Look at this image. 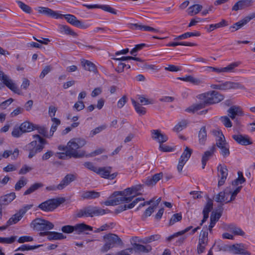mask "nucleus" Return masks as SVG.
<instances>
[{"label":"nucleus","instance_id":"10","mask_svg":"<svg viewBox=\"0 0 255 255\" xmlns=\"http://www.w3.org/2000/svg\"><path fill=\"white\" fill-rule=\"evenodd\" d=\"M111 170L112 167L110 166L99 167L96 173L100 175L102 178L113 180L116 177L117 173L111 174Z\"/></svg>","mask_w":255,"mask_h":255},{"label":"nucleus","instance_id":"34","mask_svg":"<svg viewBox=\"0 0 255 255\" xmlns=\"http://www.w3.org/2000/svg\"><path fill=\"white\" fill-rule=\"evenodd\" d=\"M134 250L136 252L148 253L151 250V247L149 245L143 246L140 244L135 243L133 245Z\"/></svg>","mask_w":255,"mask_h":255},{"label":"nucleus","instance_id":"19","mask_svg":"<svg viewBox=\"0 0 255 255\" xmlns=\"http://www.w3.org/2000/svg\"><path fill=\"white\" fill-rule=\"evenodd\" d=\"M229 250L236 254L249 255V253L246 250L245 245L243 244H237L229 246Z\"/></svg>","mask_w":255,"mask_h":255},{"label":"nucleus","instance_id":"50","mask_svg":"<svg viewBox=\"0 0 255 255\" xmlns=\"http://www.w3.org/2000/svg\"><path fill=\"white\" fill-rule=\"evenodd\" d=\"M227 25V22L224 20L222 19V21L218 23L215 24H211L209 25V27L208 29V31H212L216 28L222 27Z\"/></svg>","mask_w":255,"mask_h":255},{"label":"nucleus","instance_id":"13","mask_svg":"<svg viewBox=\"0 0 255 255\" xmlns=\"http://www.w3.org/2000/svg\"><path fill=\"white\" fill-rule=\"evenodd\" d=\"M232 89H246L245 86L240 83L227 81L221 84V90H227Z\"/></svg>","mask_w":255,"mask_h":255},{"label":"nucleus","instance_id":"46","mask_svg":"<svg viewBox=\"0 0 255 255\" xmlns=\"http://www.w3.org/2000/svg\"><path fill=\"white\" fill-rule=\"evenodd\" d=\"M160 239V236L159 235H151L149 237H146L144 239L138 241V242L143 244H147L151 243L153 241H157Z\"/></svg>","mask_w":255,"mask_h":255},{"label":"nucleus","instance_id":"1","mask_svg":"<svg viewBox=\"0 0 255 255\" xmlns=\"http://www.w3.org/2000/svg\"><path fill=\"white\" fill-rule=\"evenodd\" d=\"M200 99L203 102L199 104L191 105L185 110L188 113H194L204 108L207 105L218 103L224 99V96L219 92L212 91L201 94Z\"/></svg>","mask_w":255,"mask_h":255},{"label":"nucleus","instance_id":"62","mask_svg":"<svg viewBox=\"0 0 255 255\" xmlns=\"http://www.w3.org/2000/svg\"><path fill=\"white\" fill-rule=\"evenodd\" d=\"M107 128V126L106 125H102L101 126H99L96 128H95L94 129L91 131L90 135L91 136H93L95 135L100 133L101 131H103V130Z\"/></svg>","mask_w":255,"mask_h":255},{"label":"nucleus","instance_id":"60","mask_svg":"<svg viewBox=\"0 0 255 255\" xmlns=\"http://www.w3.org/2000/svg\"><path fill=\"white\" fill-rule=\"evenodd\" d=\"M220 120L226 128H231L232 127V123L228 116L221 117Z\"/></svg>","mask_w":255,"mask_h":255},{"label":"nucleus","instance_id":"64","mask_svg":"<svg viewBox=\"0 0 255 255\" xmlns=\"http://www.w3.org/2000/svg\"><path fill=\"white\" fill-rule=\"evenodd\" d=\"M156 205L154 206H150L145 211L143 215H142V218L143 219L146 218V217L150 216L152 213L154 212V209L156 207Z\"/></svg>","mask_w":255,"mask_h":255},{"label":"nucleus","instance_id":"35","mask_svg":"<svg viewBox=\"0 0 255 255\" xmlns=\"http://www.w3.org/2000/svg\"><path fill=\"white\" fill-rule=\"evenodd\" d=\"M81 63L85 70L93 72H95L96 71V66L92 62L86 60H83L82 61Z\"/></svg>","mask_w":255,"mask_h":255},{"label":"nucleus","instance_id":"49","mask_svg":"<svg viewBox=\"0 0 255 255\" xmlns=\"http://www.w3.org/2000/svg\"><path fill=\"white\" fill-rule=\"evenodd\" d=\"M192 228H193L192 226L188 227L187 228H185L184 230H182L181 231L178 232L177 233H176L173 234L172 235H171V236H169L167 238V241H170L173 238H174L175 237H177L179 236H181V235H183L185 233H186V232H188L189 231H190L191 229H192Z\"/></svg>","mask_w":255,"mask_h":255},{"label":"nucleus","instance_id":"53","mask_svg":"<svg viewBox=\"0 0 255 255\" xmlns=\"http://www.w3.org/2000/svg\"><path fill=\"white\" fill-rule=\"evenodd\" d=\"M42 245H38V246H29L27 245H23L18 248H17L15 251H29L31 250L36 249Z\"/></svg>","mask_w":255,"mask_h":255},{"label":"nucleus","instance_id":"27","mask_svg":"<svg viewBox=\"0 0 255 255\" xmlns=\"http://www.w3.org/2000/svg\"><path fill=\"white\" fill-rule=\"evenodd\" d=\"M38 12L45 14L47 16H51L54 18H58L59 17V14L56 12L53 11L50 8L44 7H38Z\"/></svg>","mask_w":255,"mask_h":255},{"label":"nucleus","instance_id":"23","mask_svg":"<svg viewBox=\"0 0 255 255\" xmlns=\"http://www.w3.org/2000/svg\"><path fill=\"white\" fill-rule=\"evenodd\" d=\"M179 79L183 81L189 82L195 85H200L204 83L203 80L196 78L191 75L185 76L183 77H180L179 78Z\"/></svg>","mask_w":255,"mask_h":255},{"label":"nucleus","instance_id":"25","mask_svg":"<svg viewBox=\"0 0 255 255\" xmlns=\"http://www.w3.org/2000/svg\"><path fill=\"white\" fill-rule=\"evenodd\" d=\"M16 198V195L14 192H11L7 194L0 197V203L3 205H6L9 204Z\"/></svg>","mask_w":255,"mask_h":255},{"label":"nucleus","instance_id":"30","mask_svg":"<svg viewBox=\"0 0 255 255\" xmlns=\"http://www.w3.org/2000/svg\"><path fill=\"white\" fill-rule=\"evenodd\" d=\"M34 126L35 125L29 122H25L22 123L19 127L21 130L24 133L32 131L34 129Z\"/></svg>","mask_w":255,"mask_h":255},{"label":"nucleus","instance_id":"16","mask_svg":"<svg viewBox=\"0 0 255 255\" xmlns=\"http://www.w3.org/2000/svg\"><path fill=\"white\" fill-rule=\"evenodd\" d=\"M232 138L237 142L243 145H248L252 143L250 138L247 135L234 134L232 135Z\"/></svg>","mask_w":255,"mask_h":255},{"label":"nucleus","instance_id":"26","mask_svg":"<svg viewBox=\"0 0 255 255\" xmlns=\"http://www.w3.org/2000/svg\"><path fill=\"white\" fill-rule=\"evenodd\" d=\"M207 130L205 126H202L200 129L198 137L199 144L205 145L207 140Z\"/></svg>","mask_w":255,"mask_h":255},{"label":"nucleus","instance_id":"59","mask_svg":"<svg viewBox=\"0 0 255 255\" xmlns=\"http://www.w3.org/2000/svg\"><path fill=\"white\" fill-rule=\"evenodd\" d=\"M225 192H220L218 194H217L215 198V200L219 203H222L223 202H225L227 198H226Z\"/></svg>","mask_w":255,"mask_h":255},{"label":"nucleus","instance_id":"56","mask_svg":"<svg viewBox=\"0 0 255 255\" xmlns=\"http://www.w3.org/2000/svg\"><path fill=\"white\" fill-rule=\"evenodd\" d=\"M223 205V204H222L219 207V210H221L220 212L212 213V214L210 216V219L214 220L216 222H217L219 220V219L220 218V217L222 216V210H223V207H222Z\"/></svg>","mask_w":255,"mask_h":255},{"label":"nucleus","instance_id":"18","mask_svg":"<svg viewBox=\"0 0 255 255\" xmlns=\"http://www.w3.org/2000/svg\"><path fill=\"white\" fill-rule=\"evenodd\" d=\"M76 178L77 175L76 174H68L66 175L61 181V182L58 184V188L62 189H64L71 182L75 180Z\"/></svg>","mask_w":255,"mask_h":255},{"label":"nucleus","instance_id":"45","mask_svg":"<svg viewBox=\"0 0 255 255\" xmlns=\"http://www.w3.org/2000/svg\"><path fill=\"white\" fill-rule=\"evenodd\" d=\"M60 31L61 32H64L66 34L72 36L76 35V33L73 31L68 26L66 25H60L59 26Z\"/></svg>","mask_w":255,"mask_h":255},{"label":"nucleus","instance_id":"12","mask_svg":"<svg viewBox=\"0 0 255 255\" xmlns=\"http://www.w3.org/2000/svg\"><path fill=\"white\" fill-rule=\"evenodd\" d=\"M214 145H216V147L217 146L219 148L220 153L223 157L226 158L229 156L230 154V145L225 139L216 142Z\"/></svg>","mask_w":255,"mask_h":255},{"label":"nucleus","instance_id":"20","mask_svg":"<svg viewBox=\"0 0 255 255\" xmlns=\"http://www.w3.org/2000/svg\"><path fill=\"white\" fill-rule=\"evenodd\" d=\"M218 170L219 172V176L220 177V179L218 181V186H221L224 184L227 179L228 169L226 166H222L221 165H219L218 166Z\"/></svg>","mask_w":255,"mask_h":255},{"label":"nucleus","instance_id":"55","mask_svg":"<svg viewBox=\"0 0 255 255\" xmlns=\"http://www.w3.org/2000/svg\"><path fill=\"white\" fill-rule=\"evenodd\" d=\"M181 219H182V215L181 213L175 214L171 218V219L169 221V225L172 226L174 224H175L176 222L180 221Z\"/></svg>","mask_w":255,"mask_h":255},{"label":"nucleus","instance_id":"5","mask_svg":"<svg viewBox=\"0 0 255 255\" xmlns=\"http://www.w3.org/2000/svg\"><path fill=\"white\" fill-rule=\"evenodd\" d=\"M109 212L108 209H103L97 206H88L77 210L75 215L77 218L93 217L103 215Z\"/></svg>","mask_w":255,"mask_h":255},{"label":"nucleus","instance_id":"38","mask_svg":"<svg viewBox=\"0 0 255 255\" xmlns=\"http://www.w3.org/2000/svg\"><path fill=\"white\" fill-rule=\"evenodd\" d=\"M23 215L18 211L16 213L13 215L7 221L8 225H12L17 223L23 217Z\"/></svg>","mask_w":255,"mask_h":255},{"label":"nucleus","instance_id":"51","mask_svg":"<svg viewBox=\"0 0 255 255\" xmlns=\"http://www.w3.org/2000/svg\"><path fill=\"white\" fill-rule=\"evenodd\" d=\"M238 178L232 182V185L233 186H237L239 184H243L246 181V179L243 176L242 172L238 171Z\"/></svg>","mask_w":255,"mask_h":255},{"label":"nucleus","instance_id":"61","mask_svg":"<svg viewBox=\"0 0 255 255\" xmlns=\"http://www.w3.org/2000/svg\"><path fill=\"white\" fill-rule=\"evenodd\" d=\"M213 208V202L211 199H209L206 206H205L203 211V214H207L209 215V212L211 211Z\"/></svg>","mask_w":255,"mask_h":255},{"label":"nucleus","instance_id":"32","mask_svg":"<svg viewBox=\"0 0 255 255\" xmlns=\"http://www.w3.org/2000/svg\"><path fill=\"white\" fill-rule=\"evenodd\" d=\"M200 33L198 31L194 32H187L180 35L177 36L174 39V40H180L186 39L192 36H199Z\"/></svg>","mask_w":255,"mask_h":255},{"label":"nucleus","instance_id":"48","mask_svg":"<svg viewBox=\"0 0 255 255\" xmlns=\"http://www.w3.org/2000/svg\"><path fill=\"white\" fill-rule=\"evenodd\" d=\"M178 45L188 46H194L197 45L196 44L191 42H173L168 43L166 46L175 47Z\"/></svg>","mask_w":255,"mask_h":255},{"label":"nucleus","instance_id":"58","mask_svg":"<svg viewBox=\"0 0 255 255\" xmlns=\"http://www.w3.org/2000/svg\"><path fill=\"white\" fill-rule=\"evenodd\" d=\"M34 129H37L39 133L43 135L44 136L46 137H50L48 136V131L46 128L44 127H40L38 125H35Z\"/></svg>","mask_w":255,"mask_h":255},{"label":"nucleus","instance_id":"54","mask_svg":"<svg viewBox=\"0 0 255 255\" xmlns=\"http://www.w3.org/2000/svg\"><path fill=\"white\" fill-rule=\"evenodd\" d=\"M16 236H11L9 238L0 237V243L6 244H11L15 242Z\"/></svg>","mask_w":255,"mask_h":255},{"label":"nucleus","instance_id":"8","mask_svg":"<svg viewBox=\"0 0 255 255\" xmlns=\"http://www.w3.org/2000/svg\"><path fill=\"white\" fill-rule=\"evenodd\" d=\"M65 201V200L63 198L49 199L39 204L38 208L44 211H52L64 203Z\"/></svg>","mask_w":255,"mask_h":255},{"label":"nucleus","instance_id":"41","mask_svg":"<svg viewBox=\"0 0 255 255\" xmlns=\"http://www.w3.org/2000/svg\"><path fill=\"white\" fill-rule=\"evenodd\" d=\"M188 122L187 120H182L178 123L173 128V130L175 132H178L185 128L187 125Z\"/></svg>","mask_w":255,"mask_h":255},{"label":"nucleus","instance_id":"44","mask_svg":"<svg viewBox=\"0 0 255 255\" xmlns=\"http://www.w3.org/2000/svg\"><path fill=\"white\" fill-rule=\"evenodd\" d=\"M208 235L207 232L202 231L199 236L198 244L207 245L208 241Z\"/></svg>","mask_w":255,"mask_h":255},{"label":"nucleus","instance_id":"47","mask_svg":"<svg viewBox=\"0 0 255 255\" xmlns=\"http://www.w3.org/2000/svg\"><path fill=\"white\" fill-rule=\"evenodd\" d=\"M27 183V179L24 177H21L15 184L14 186L15 190L16 191L20 190L23 187L26 185Z\"/></svg>","mask_w":255,"mask_h":255},{"label":"nucleus","instance_id":"52","mask_svg":"<svg viewBox=\"0 0 255 255\" xmlns=\"http://www.w3.org/2000/svg\"><path fill=\"white\" fill-rule=\"evenodd\" d=\"M16 2L19 7L25 12L30 13L32 12L31 7L24 2L21 1H17Z\"/></svg>","mask_w":255,"mask_h":255},{"label":"nucleus","instance_id":"39","mask_svg":"<svg viewBox=\"0 0 255 255\" xmlns=\"http://www.w3.org/2000/svg\"><path fill=\"white\" fill-rule=\"evenodd\" d=\"M192 153V150L186 146L184 152L181 155L179 160H182V161L186 163L191 156Z\"/></svg>","mask_w":255,"mask_h":255},{"label":"nucleus","instance_id":"40","mask_svg":"<svg viewBox=\"0 0 255 255\" xmlns=\"http://www.w3.org/2000/svg\"><path fill=\"white\" fill-rule=\"evenodd\" d=\"M202 6L200 4H194L188 8V13L190 15H193L199 13L202 9Z\"/></svg>","mask_w":255,"mask_h":255},{"label":"nucleus","instance_id":"36","mask_svg":"<svg viewBox=\"0 0 255 255\" xmlns=\"http://www.w3.org/2000/svg\"><path fill=\"white\" fill-rule=\"evenodd\" d=\"M43 186V184L42 183H35L31 185L29 188H28L24 192V195H27L31 194L36 190H38L40 188Z\"/></svg>","mask_w":255,"mask_h":255},{"label":"nucleus","instance_id":"33","mask_svg":"<svg viewBox=\"0 0 255 255\" xmlns=\"http://www.w3.org/2000/svg\"><path fill=\"white\" fill-rule=\"evenodd\" d=\"M228 230L232 232L235 235L244 236L245 234V232L239 227L236 226L234 224H230L228 226Z\"/></svg>","mask_w":255,"mask_h":255},{"label":"nucleus","instance_id":"28","mask_svg":"<svg viewBox=\"0 0 255 255\" xmlns=\"http://www.w3.org/2000/svg\"><path fill=\"white\" fill-rule=\"evenodd\" d=\"M240 64V62H236L231 63L226 67L219 68V73L232 72L234 68L238 67Z\"/></svg>","mask_w":255,"mask_h":255},{"label":"nucleus","instance_id":"2","mask_svg":"<svg viewBox=\"0 0 255 255\" xmlns=\"http://www.w3.org/2000/svg\"><path fill=\"white\" fill-rule=\"evenodd\" d=\"M131 187L128 188L123 191H115L109 197L108 200L105 202L106 206H114L119 205L123 202L128 203L133 198L134 196L127 197L126 196L133 194Z\"/></svg>","mask_w":255,"mask_h":255},{"label":"nucleus","instance_id":"15","mask_svg":"<svg viewBox=\"0 0 255 255\" xmlns=\"http://www.w3.org/2000/svg\"><path fill=\"white\" fill-rule=\"evenodd\" d=\"M216 151V145H213L209 150L205 151L202 157V168L204 169L206 165L207 162L213 156Z\"/></svg>","mask_w":255,"mask_h":255},{"label":"nucleus","instance_id":"3","mask_svg":"<svg viewBox=\"0 0 255 255\" xmlns=\"http://www.w3.org/2000/svg\"><path fill=\"white\" fill-rule=\"evenodd\" d=\"M85 139L80 138H74L71 139L67 143L66 151L70 157L76 158L82 157L85 155V152L78 150V149L84 146L86 144Z\"/></svg>","mask_w":255,"mask_h":255},{"label":"nucleus","instance_id":"37","mask_svg":"<svg viewBox=\"0 0 255 255\" xmlns=\"http://www.w3.org/2000/svg\"><path fill=\"white\" fill-rule=\"evenodd\" d=\"M43 186V184L42 183H35L31 185L29 188H28L24 192V195H27L31 194L36 190H38L40 188Z\"/></svg>","mask_w":255,"mask_h":255},{"label":"nucleus","instance_id":"31","mask_svg":"<svg viewBox=\"0 0 255 255\" xmlns=\"http://www.w3.org/2000/svg\"><path fill=\"white\" fill-rule=\"evenodd\" d=\"M100 196V193L95 191H89L84 192L81 197L85 199H92L98 198Z\"/></svg>","mask_w":255,"mask_h":255},{"label":"nucleus","instance_id":"7","mask_svg":"<svg viewBox=\"0 0 255 255\" xmlns=\"http://www.w3.org/2000/svg\"><path fill=\"white\" fill-rule=\"evenodd\" d=\"M30 226L34 230L45 232L54 228V225L51 222L41 218H36L33 220Z\"/></svg>","mask_w":255,"mask_h":255},{"label":"nucleus","instance_id":"11","mask_svg":"<svg viewBox=\"0 0 255 255\" xmlns=\"http://www.w3.org/2000/svg\"><path fill=\"white\" fill-rule=\"evenodd\" d=\"M61 15L63 16L69 23L78 28L86 29L89 26L88 25L85 24L81 21L78 20L74 15L65 14Z\"/></svg>","mask_w":255,"mask_h":255},{"label":"nucleus","instance_id":"24","mask_svg":"<svg viewBox=\"0 0 255 255\" xmlns=\"http://www.w3.org/2000/svg\"><path fill=\"white\" fill-rule=\"evenodd\" d=\"M162 177L163 173L162 172L155 174L151 178H147L145 181V184L148 186H153Z\"/></svg>","mask_w":255,"mask_h":255},{"label":"nucleus","instance_id":"29","mask_svg":"<svg viewBox=\"0 0 255 255\" xmlns=\"http://www.w3.org/2000/svg\"><path fill=\"white\" fill-rule=\"evenodd\" d=\"M131 102L132 105H133L135 110L136 112L139 115V116H143L146 113V109L141 106V105L136 102L134 100H131Z\"/></svg>","mask_w":255,"mask_h":255},{"label":"nucleus","instance_id":"6","mask_svg":"<svg viewBox=\"0 0 255 255\" xmlns=\"http://www.w3.org/2000/svg\"><path fill=\"white\" fill-rule=\"evenodd\" d=\"M105 244L101 248L102 253H105L111 249L114 248L116 245H122L123 243L119 236L114 234H108L103 237Z\"/></svg>","mask_w":255,"mask_h":255},{"label":"nucleus","instance_id":"63","mask_svg":"<svg viewBox=\"0 0 255 255\" xmlns=\"http://www.w3.org/2000/svg\"><path fill=\"white\" fill-rule=\"evenodd\" d=\"M247 24L245 20L244 19L235 23L233 26H231V28H234V31L237 30Z\"/></svg>","mask_w":255,"mask_h":255},{"label":"nucleus","instance_id":"57","mask_svg":"<svg viewBox=\"0 0 255 255\" xmlns=\"http://www.w3.org/2000/svg\"><path fill=\"white\" fill-rule=\"evenodd\" d=\"M137 96L140 103L142 105H147L149 104H152L153 103L152 100L147 99L143 95H137Z\"/></svg>","mask_w":255,"mask_h":255},{"label":"nucleus","instance_id":"14","mask_svg":"<svg viewBox=\"0 0 255 255\" xmlns=\"http://www.w3.org/2000/svg\"><path fill=\"white\" fill-rule=\"evenodd\" d=\"M228 116L230 118L234 120L236 117H242L244 115V113L242 108L238 106H233L231 107L228 110Z\"/></svg>","mask_w":255,"mask_h":255},{"label":"nucleus","instance_id":"22","mask_svg":"<svg viewBox=\"0 0 255 255\" xmlns=\"http://www.w3.org/2000/svg\"><path fill=\"white\" fill-rule=\"evenodd\" d=\"M74 230L75 232L78 234L82 233L88 234V233L86 232L88 231H92L93 227L84 223H80L74 226Z\"/></svg>","mask_w":255,"mask_h":255},{"label":"nucleus","instance_id":"9","mask_svg":"<svg viewBox=\"0 0 255 255\" xmlns=\"http://www.w3.org/2000/svg\"><path fill=\"white\" fill-rule=\"evenodd\" d=\"M0 80L2 81L3 84L14 93L18 95L21 94V91L19 89L16 84L1 70H0Z\"/></svg>","mask_w":255,"mask_h":255},{"label":"nucleus","instance_id":"4","mask_svg":"<svg viewBox=\"0 0 255 255\" xmlns=\"http://www.w3.org/2000/svg\"><path fill=\"white\" fill-rule=\"evenodd\" d=\"M35 140L30 142L24 146L23 149L29 152L28 158H32L37 153L40 152L44 148V145L46 143V140L42 138L38 134L33 135Z\"/></svg>","mask_w":255,"mask_h":255},{"label":"nucleus","instance_id":"42","mask_svg":"<svg viewBox=\"0 0 255 255\" xmlns=\"http://www.w3.org/2000/svg\"><path fill=\"white\" fill-rule=\"evenodd\" d=\"M211 132L216 137V142H219L225 139L224 134L220 129H214L212 130Z\"/></svg>","mask_w":255,"mask_h":255},{"label":"nucleus","instance_id":"21","mask_svg":"<svg viewBox=\"0 0 255 255\" xmlns=\"http://www.w3.org/2000/svg\"><path fill=\"white\" fill-rule=\"evenodd\" d=\"M253 0H241L236 2L232 7V10L238 11L251 5Z\"/></svg>","mask_w":255,"mask_h":255},{"label":"nucleus","instance_id":"43","mask_svg":"<svg viewBox=\"0 0 255 255\" xmlns=\"http://www.w3.org/2000/svg\"><path fill=\"white\" fill-rule=\"evenodd\" d=\"M51 121L53 124L50 128V136H52L53 135L54 132L57 129V127L60 125L61 123L60 120L56 118H51Z\"/></svg>","mask_w":255,"mask_h":255},{"label":"nucleus","instance_id":"17","mask_svg":"<svg viewBox=\"0 0 255 255\" xmlns=\"http://www.w3.org/2000/svg\"><path fill=\"white\" fill-rule=\"evenodd\" d=\"M39 235L42 237L47 236V239L50 241L61 240L65 238L63 234L55 232L46 231L40 232Z\"/></svg>","mask_w":255,"mask_h":255}]
</instances>
